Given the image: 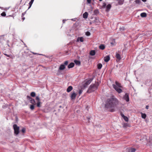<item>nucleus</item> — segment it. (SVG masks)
<instances>
[{"label": "nucleus", "mask_w": 152, "mask_h": 152, "mask_svg": "<svg viewBox=\"0 0 152 152\" xmlns=\"http://www.w3.org/2000/svg\"><path fill=\"white\" fill-rule=\"evenodd\" d=\"M118 104V100L115 98H111L107 99L105 107L109 110L111 112H113L118 109L117 106Z\"/></svg>", "instance_id": "nucleus-1"}, {"label": "nucleus", "mask_w": 152, "mask_h": 152, "mask_svg": "<svg viewBox=\"0 0 152 152\" xmlns=\"http://www.w3.org/2000/svg\"><path fill=\"white\" fill-rule=\"evenodd\" d=\"M115 84H113L112 86L113 88L118 93H120L122 92V89L120 88H122V86L121 84L117 81H115Z\"/></svg>", "instance_id": "nucleus-2"}, {"label": "nucleus", "mask_w": 152, "mask_h": 152, "mask_svg": "<svg viewBox=\"0 0 152 152\" xmlns=\"http://www.w3.org/2000/svg\"><path fill=\"white\" fill-rule=\"evenodd\" d=\"M99 85V84L98 82H95L94 84L91 85L87 92L88 93H90L94 91L98 88Z\"/></svg>", "instance_id": "nucleus-3"}, {"label": "nucleus", "mask_w": 152, "mask_h": 152, "mask_svg": "<svg viewBox=\"0 0 152 152\" xmlns=\"http://www.w3.org/2000/svg\"><path fill=\"white\" fill-rule=\"evenodd\" d=\"M13 127L15 133L16 134L18 135L19 133V127L16 124H14L13 125Z\"/></svg>", "instance_id": "nucleus-4"}, {"label": "nucleus", "mask_w": 152, "mask_h": 152, "mask_svg": "<svg viewBox=\"0 0 152 152\" xmlns=\"http://www.w3.org/2000/svg\"><path fill=\"white\" fill-rule=\"evenodd\" d=\"M77 94L76 93L75 91H73L70 96L71 99H75Z\"/></svg>", "instance_id": "nucleus-5"}, {"label": "nucleus", "mask_w": 152, "mask_h": 152, "mask_svg": "<svg viewBox=\"0 0 152 152\" xmlns=\"http://www.w3.org/2000/svg\"><path fill=\"white\" fill-rule=\"evenodd\" d=\"M123 99L127 102H128L129 101V94L127 93L125 94V95L123 97Z\"/></svg>", "instance_id": "nucleus-6"}, {"label": "nucleus", "mask_w": 152, "mask_h": 152, "mask_svg": "<svg viewBox=\"0 0 152 152\" xmlns=\"http://www.w3.org/2000/svg\"><path fill=\"white\" fill-rule=\"evenodd\" d=\"M65 68V66L64 64H62L60 65L59 68V70H62L64 69Z\"/></svg>", "instance_id": "nucleus-7"}, {"label": "nucleus", "mask_w": 152, "mask_h": 152, "mask_svg": "<svg viewBox=\"0 0 152 152\" xmlns=\"http://www.w3.org/2000/svg\"><path fill=\"white\" fill-rule=\"evenodd\" d=\"M110 60V57L109 56H107L104 58V60L106 62H108Z\"/></svg>", "instance_id": "nucleus-8"}, {"label": "nucleus", "mask_w": 152, "mask_h": 152, "mask_svg": "<svg viewBox=\"0 0 152 152\" xmlns=\"http://www.w3.org/2000/svg\"><path fill=\"white\" fill-rule=\"evenodd\" d=\"M92 80H93L92 79H89L86 81L85 83V85L86 86H87L90 84L92 81Z\"/></svg>", "instance_id": "nucleus-9"}, {"label": "nucleus", "mask_w": 152, "mask_h": 152, "mask_svg": "<svg viewBox=\"0 0 152 152\" xmlns=\"http://www.w3.org/2000/svg\"><path fill=\"white\" fill-rule=\"evenodd\" d=\"M111 7V5L110 4H108L107 5L106 7V11L107 12H108L109 11L110 8Z\"/></svg>", "instance_id": "nucleus-10"}, {"label": "nucleus", "mask_w": 152, "mask_h": 152, "mask_svg": "<svg viewBox=\"0 0 152 152\" xmlns=\"http://www.w3.org/2000/svg\"><path fill=\"white\" fill-rule=\"evenodd\" d=\"M88 13L87 12H85L83 14V17L84 18L86 19L88 17Z\"/></svg>", "instance_id": "nucleus-11"}, {"label": "nucleus", "mask_w": 152, "mask_h": 152, "mask_svg": "<svg viewBox=\"0 0 152 152\" xmlns=\"http://www.w3.org/2000/svg\"><path fill=\"white\" fill-rule=\"evenodd\" d=\"M75 64L73 63H71L68 66V68H72L74 67V66Z\"/></svg>", "instance_id": "nucleus-12"}, {"label": "nucleus", "mask_w": 152, "mask_h": 152, "mask_svg": "<svg viewBox=\"0 0 152 152\" xmlns=\"http://www.w3.org/2000/svg\"><path fill=\"white\" fill-rule=\"evenodd\" d=\"M73 89V88L72 86H69L67 88L66 91L68 92H69L71 91Z\"/></svg>", "instance_id": "nucleus-13"}, {"label": "nucleus", "mask_w": 152, "mask_h": 152, "mask_svg": "<svg viewBox=\"0 0 152 152\" xmlns=\"http://www.w3.org/2000/svg\"><path fill=\"white\" fill-rule=\"evenodd\" d=\"M117 1L118 2V4L120 5L123 4L124 1V0H117Z\"/></svg>", "instance_id": "nucleus-14"}, {"label": "nucleus", "mask_w": 152, "mask_h": 152, "mask_svg": "<svg viewBox=\"0 0 152 152\" xmlns=\"http://www.w3.org/2000/svg\"><path fill=\"white\" fill-rule=\"evenodd\" d=\"M115 57L116 58L118 59L119 60H120L121 58L120 55L118 53H116Z\"/></svg>", "instance_id": "nucleus-15"}, {"label": "nucleus", "mask_w": 152, "mask_h": 152, "mask_svg": "<svg viewBox=\"0 0 152 152\" xmlns=\"http://www.w3.org/2000/svg\"><path fill=\"white\" fill-rule=\"evenodd\" d=\"M30 102L33 104H35L36 102L34 99L31 98L30 100Z\"/></svg>", "instance_id": "nucleus-16"}, {"label": "nucleus", "mask_w": 152, "mask_h": 152, "mask_svg": "<svg viewBox=\"0 0 152 152\" xmlns=\"http://www.w3.org/2000/svg\"><path fill=\"white\" fill-rule=\"evenodd\" d=\"M80 41L81 42H83V37H78L77 39V41L78 42Z\"/></svg>", "instance_id": "nucleus-17"}, {"label": "nucleus", "mask_w": 152, "mask_h": 152, "mask_svg": "<svg viewBox=\"0 0 152 152\" xmlns=\"http://www.w3.org/2000/svg\"><path fill=\"white\" fill-rule=\"evenodd\" d=\"M105 48V46L103 44H101L99 46V49L102 50H103Z\"/></svg>", "instance_id": "nucleus-18"}, {"label": "nucleus", "mask_w": 152, "mask_h": 152, "mask_svg": "<svg viewBox=\"0 0 152 152\" xmlns=\"http://www.w3.org/2000/svg\"><path fill=\"white\" fill-rule=\"evenodd\" d=\"M140 16L142 17H145L147 16V14L145 12H143L141 13Z\"/></svg>", "instance_id": "nucleus-19"}, {"label": "nucleus", "mask_w": 152, "mask_h": 152, "mask_svg": "<svg viewBox=\"0 0 152 152\" xmlns=\"http://www.w3.org/2000/svg\"><path fill=\"white\" fill-rule=\"evenodd\" d=\"M141 117L142 118L145 119L146 117V115L145 113H141Z\"/></svg>", "instance_id": "nucleus-20"}, {"label": "nucleus", "mask_w": 152, "mask_h": 152, "mask_svg": "<svg viewBox=\"0 0 152 152\" xmlns=\"http://www.w3.org/2000/svg\"><path fill=\"white\" fill-rule=\"evenodd\" d=\"M74 62L77 65H79L80 64V61L77 60H75L74 61Z\"/></svg>", "instance_id": "nucleus-21"}, {"label": "nucleus", "mask_w": 152, "mask_h": 152, "mask_svg": "<svg viewBox=\"0 0 152 152\" xmlns=\"http://www.w3.org/2000/svg\"><path fill=\"white\" fill-rule=\"evenodd\" d=\"M34 0H31V1L29 2V6L28 8V9H29L31 7Z\"/></svg>", "instance_id": "nucleus-22"}, {"label": "nucleus", "mask_w": 152, "mask_h": 152, "mask_svg": "<svg viewBox=\"0 0 152 152\" xmlns=\"http://www.w3.org/2000/svg\"><path fill=\"white\" fill-rule=\"evenodd\" d=\"M136 149L134 148H130L129 149V152H134L135 151Z\"/></svg>", "instance_id": "nucleus-23"}, {"label": "nucleus", "mask_w": 152, "mask_h": 152, "mask_svg": "<svg viewBox=\"0 0 152 152\" xmlns=\"http://www.w3.org/2000/svg\"><path fill=\"white\" fill-rule=\"evenodd\" d=\"M95 54V52L94 50H91L90 52V55L91 56H93Z\"/></svg>", "instance_id": "nucleus-24"}, {"label": "nucleus", "mask_w": 152, "mask_h": 152, "mask_svg": "<svg viewBox=\"0 0 152 152\" xmlns=\"http://www.w3.org/2000/svg\"><path fill=\"white\" fill-rule=\"evenodd\" d=\"M135 3L138 4L139 5L141 3V1L140 0H136L134 1Z\"/></svg>", "instance_id": "nucleus-25"}, {"label": "nucleus", "mask_w": 152, "mask_h": 152, "mask_svg": "<svg viewBox=\"0 0 152 152\" xmlns=\"http://www.w3.org/2000/svg\"><path fill=\"white\" fill-rule=\"evenodd\" d=\"M102 67V64L101 63H99L97 65V68L98 69H100Z\"/></svg>", "instance_id": "nucleus-26"}, {"label": "nucleus", "mask_w": 152, "mask_h": 152, "mask_svg": "<svg viewBox=\"0 0 152 152\" xmlns=\"http://www.w3.org/2000/svg\"><path fill=\"white\" fill-rule=\"evenodd\" d=\"M31 96L32 97H34L35 96V93L34 92H32L31 93Z\"/></svg>", "instance_id": "nucleus-27"}, {"label": "nucleus", "mask_w": 152, "mask_h": 152, "mask_svg": "<svg viewBox=\"0 0 152 152\" xmlns=\"http://www.w3.org/2000/svg\"><path fill=\"white\" fill-rule=\"evenodd\" d=\"M123 118L124 119V120L126 122L128 121H129V119L126 116H125Z\"/></svg>", "instance_id": "nucleus-28"}, {"label": "nucleus", "mask_w": 152, "mask_h": 152, "mask_svg": "<svg viewBox=\"0 0 152 152\" xmlns=\"http://www.w3.org/2000/svg\"><path fill=\"white\" fill-rule=\"evenodd\" d=\"M34 104H33L31 105L30 107V108L31 110H33L34 109Z\"/></svg>", "instance_id": "nucleus-29"}, {"label": "nucleus", "mask_w": 152, "mask_h": 152, "mask_svg": "<svg viewBox=\"0 0 152 152\" xmlns=\"http://www.w3.org/2000/svg\"><path fill=\"white\" fill-rule=\"evenodd\" d=\"M1 15L2 16H5L6 15V13L5 12H3L2 13H1Z\"/></svg>", "instance_id": "nucleus-30"}, {"label": "nucleus", "mask_w": 152, "mask_h": 152, "mask_svg": "<svg viewBox=\"0 0 152 152\" xmlns=\"http://www.w3.org/2000/svg\"><path fill=\"white\" fill-rule=\"evenodd\" d=\"M40 101L38 102L37 103V107H40Z\"/></svg>", "instance_id": "nucleus-31"}, {"label": "nucleus", "mask_w": 152, "mask_h": 152, "mask_svg": "<svg viewBox=\"0 0 152 152\" xmlns=\"http://www.w3.org/2000/svg\"><path fill=\"white\" fill-rule=\"evenodd\" d=\"M68 61H65L63 64H64L65 66L66 65H67L68 64Z\"/></svg>", "instance_id": "nucleus-32"}, {"label": "nucleus", "mask_w": 152, "mask_h": 152, "mask_svg": "<svg viewBox=\"0 0 152 152\" xmlns=\"http://www.w3.org/2000/svg\"><path fill=\"white\" fill-rule=\"evenodd\" d=\"M36 99L37 100L38 102L40 101V100L39 98V97L38 96H37L36 97Z\"/></svg>", "instance_id": "nucleus-33"}, {"label": "nucleus", "mask_w": 152, "mask_h": 152, "mask_svg": "<svg viewBox=\"0 0 152 152\" xmlns=\"http://www.w3.org/2000/svg\"><path fill=\"white\" fill-rule=\"evenodd\" d=\"M25 131L26 129L25 128H23L21 130V132L23 133H25Z\"/></svg>", "instance_id": "nucleus-34"}, {"label": "nucleus", "mask_w": 152, "mask_h": 152, "mask_svg": "<svg viewBox=\"0 0 152 152\" xmlns=\"http://www.w3.org/2000/svg\"><path fill=\"white\" fill-rule=\"evenodd\" d=\"M103 7L104 8L107 6V4L105 3H103L102 5Z\"/></svg>", "instance_id": "nucleus-35"}, {"label": "nucleus", "mask_w": 152, "mask_h": 152, "mask_svg": "<svg viewBox=\"0 0 152 152\" xmlns=\"http://www.w3.org/2000/svg\"><path fill=\"white\" fill-rule=\"evenodd\" d=\"M91 34L90 32L89 31H87L86 33V35L87 36H90Z\"/></svg>", "instance_id": "nucleus-36"}, {"label": "nucleus", "mask_w": 152, "mask_h": 152, "mask_svg": "<svg viewBox=\"0 0 152 152\" xmlns=\"http://www.w3.org/2000/svg\"><path fill=\"white\" fill-rule=\"evenodd\" d=\"M83 92V91L81 90H80L79 92V94L80 95Z\"/></svg>", "instance_id": "nucleus-37"}, {"label": "nucleus", "mask_w": 152, "mask_h": 152, "mask_svg": "<svg viewBox=\"0 0 152 152\" xmlns=\"http://www.w3.org/2000/svg\"><path fill=\"white\" fill-rule=\"evenodd\" d=\"M27 98L29 100L31 98L30 96H27Z\"/></svg>", "instance_id": "nucleus-38"}, {"label": "nucleus", "mask_w": 152, "mask_h": 152, "mask_svg": "<svg viewBox=\"0 0 152 152\" xmlns=\"http://www.w3.org/2000/svg\"><path fill=\"white\" fill-rule=\"evenodd\" d=\"M91 0H87V1L88 3H90L91 2Z\"/></svg>", "instance_id": "nucleus-39"}, {"label": "nucleus", "mask_w": 152, "mask_h": 152, "mask_svg": "<svg viewBox=\"0 0 152 152\" xmlns=\"http://www.w3.org/2000/svg\"><path fill=\"white\" fill-rule=\"evenodd\" d=\"M4 55L8 57H10V56L9 55H7V54H6V53H4Z\"/></svg>", "instance_id": "nucleus-40"}, {"label": "nucleus", "mask_w": 152, "mask_h": 152, "mask_svg": "<svg viewBox=\"0 0 152 152\" xmlns=\"http://www.w3.org/2000/svg\"><path fill=\"white\" fill-rule=\"evenodd\" d=\"M121 116L123 118H124V117L125 116L124 115V114L121 113Z\"/></svg>", "instance_id": "nucleus-41"}, {"label": "nucleus", "mask_w": 152, "mask_h": 152, "mask_svg": "<svg viewBox=\"0 0 152 152\" xmlns=\"http://www.w3.org/2000/svg\"><path fill=\"white\" fill-rule=\"evenodd\" d=\"M147 109H148V108H149V106H148V105H147L146 106V107H145Z\"/></svg>", "instance_id": "nucleus-42"}, {"label": "nucleus", "mask_w": 152, "mask_h": 152, "mask_svg": "<svg viewBox=\"0 0 152 152\" xmlns=\"http://www.w3.org/2000/svg\"><path fill=\"white\" fill-rule=\"evenodd\" d=\"M26 13V12H25L24 13H23L22 14V16H23L25 14V13Z\"/></svg>", "instance_id": "nucleus-43"}, {"label": "nucleus", "mask_w": 152, "mask_h": 152, "mask_svg": "<svg viewBox=\"0 0 152 152\" xmlns=\"http://www.w3.org/2000/svg\"><path fill=\"white\" fill-rule=\"evenodd\" d=\"M124 27H122V28L121 29V31H122L121 29H122L123 30H124Z\"/></svg>", "instance_id": "nucleus-44"}, {"label": "nucleus", "mask_w": 152, "mask_h": 152, "mask_svg": "<svg viewBox=\"0 0 152 152\" xmlns=\"http://www.w3.org/2000/svg\"><path fill=\"white\" fill-rule=\"evenodd\" d=\"M111 44L113 45H114V44L113 42H111Z\"/></svg>", "instance_id": "nucleus-45"}, {"label": "nucleus", "mask_w": 152, "mask_h": 152, "mask_svg": "<svg viewBox=\"0 0 152 152\" xmlns=\"http://www.w3.org/2000/svg\"><path fill=\"white\" fill-rule=\"evenodd\" d=\"M143 2H145L146 1V0H142Z\"/></svg>", "instance_id": "nucleus-46"}, {"label": "nucleus", "mask_w": 152, "mask_h": 152, "mask_svg": "<svg viewBox=\"0 0 152 152\" xmlns=\"http://www.w3.org/2000/svg\"><path fill=\"white\" fill-rule=\"evenodd\" d=\"M22 19H23V20H24V19H25V18H23Z\"/></svg>", "instance_id": "nucleus-47"}, {"label": "nucleus", "mask_w": 152, "mask_h": 152, "mask_svg": "<svg viewBox=\"0 0 152 152\" xmlns=\"http://www.w3.org/2000/svg\"><path fill=\"white\" fill-rule=\"evenodd\" d=\"M100 1H102V0H99Z\"/></svg>", "instance_id": "nucleus-48"}, {"label": "nucleus", "mask_w": 152, "mask_h": 152, "mask_svg": "<svg viewBox=\"0 0 152 152\" xmlns=\"http://www.w3.org/2000/svg\"><path fill=\"white\" fill-rule=\"evenodd\" d=\"M8 46H9V45L8 44Z\"/></svg>", "instance_id": "nucleus-49"}, {"label": "nucleus", "mask_w": 152, "mask_h": 152, "mask_svg": "<svg viewBox=\"0 0 152 152\" xmlns=\"http://www.w3.org/2000/svg\"><path fill=\"white\" fill-rule=\"evenodd\" d=\"M72 20H74V19H72Z\"/></svg>", "instance_id": "nucleus-50"}, {"label": "nucleus", "mask_w": 152, "mask_h": 152, "mask_svg": "<svg viewBox=\"0 0 152 152\" xmlns=\"http://www.w3.org/2000/svg\"><path fill=\"white\" fill-rule=\"evenodd\" d=\"M72 20H74V19H72Z\"/></svg>", "instance_id": "nucleus-51"}, {"label": "nucleus", "mask_w": 152, "mask_h": 152, "mask_svg": "<svg viewBox=\"0 0 152 152\" xmlns=\"http://www.w3.org/2000/svg\"><path fill=\"white\" fill-rule=\"evenodd\" d=\"M88 120H89V118H88Z\"/></svg>", "instance_id": "nucleus-52"}, {"label": "nucleus", "mask_w": 152, "mask_h": 152, "mask_svg": "<svg viewBox=\"0 0 152 152\" xmlns=\"http://www.w3.org/2000/svg\"><path fill=\"white\" fill-rule=\"evenodd\" d=\"M0 8H1V7H0Z\"/></svg>", "instance_id": "nucleus-53"}]
</instances>
